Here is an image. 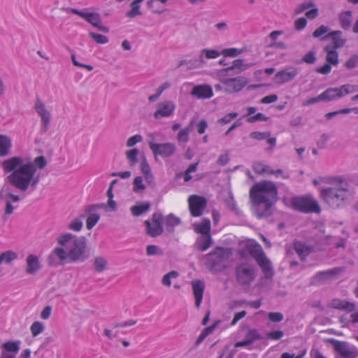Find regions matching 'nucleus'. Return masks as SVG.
Returning <instances> with one entry per match:
<instances>
[{
	"label": "nucleus",
	"mask_w": 358,
	"mask_h": 358,
	"mask_svg": "<svg viewBox=\"0 0 358 358\" xmlns=\"http://www.w3.org/2000/svg\"><path fill=\"white\" fill-rule=\"evenodd\" d=\"M138 150L136 148L127 150L126 152L127 159L131 166H134L138 162L137 155Z\"/></svg>",
	"instance_id": "43"
},
{
	"label": "nucleus",
	"mask_w": 358,
	"mask_h": 358,
	"mask_svg": "<svg viewBox=\"0 0 358 358\" xmlns=\"http://www.w3.org/2000/svg\"><path fill=\"white\" fill-rule=\"evenodd\" d=\"M149 147L152 150L155 159L159 155L162 157H170L174 155L176 146L172 143H155L149 142Z\"/></svg>",
	"instance_id": "12"
},
{
	"label": "nucleus",
	"mask_w": 358,
	"mask_h": 358,
	"mask_svg": "<svg viewBox=\"0 0 358 358\" xmlns=\"http://www.w3.org/2000/svg\"><path fill=\"white\" fill-rule=\"evenodd\" d=\"M336 50L332 48L331 45H328L324 48V50L327 52V62L333 66H337L339 63L338 53Z\"/></svg>",
	"instance_id": "30"
},
{
	"label": "nucleus",
	"mask_w": 358,
	"mask_h": 358,
	"mask_svg": "<svg viewBox=\"0 0 358 358\" xmlns=\"http://www.w3.org/2000/svg\"><path fill=\"white\" fill-rule=\"evenodd\" d=\"M316 59L315 51L311 50L304 55L301 61L308 64H313L316 62Z\"/></svg>",
	"instance_id": "52"
},
{
	"label": "nucleus",
	"mask_w": 358,
	"mask_h": 358,
	"mask_svg": "<svg viewBox=\"0 0 358 358\" xmlns=\"http://www.w3.org/2000/svg\"><path fill=\"white\" fill-rule=\"evenodd\" d=\"M189 208L193 217H199L203 214L207 205V200L198 195H191L188 199Z\"/></svg>",
	"instance_id": "14"
},
{
	"label": "nucleus",
	"mask_w": 358,
	"mask_h": 358,
	"mask_svg": "<svg viewBox=\"0 0 358 358\" xmlns=\"http://www.w3.org/2000/svg\"><path fill=\"white\" fill-rule=\"evenodd\" d=\"M192 287L195 298V305L199 308L201 303L204 291V282L200 280L192 281Z\"/></svg>",
	"instance_id": "24"
},
{
	"label": "nucleus",
	"mask_w": 358,
	"mask_h": 358,
	"mask_svg": "<svg viewBox=\"0 0 358 358\" xmlns=\"http://www.w3.org/2000/svg\"><path fill=\"white\" fill-rule=\"evenodd\" d=\"M11 147V139L7 136L0 134V157L8 155Z\"/></svg>",
	"instance_id": "33"
},
{
	"label": "nucleus",
	"mask_w": 358,
	"mask_h": 358,
	"mask_svg": "<svg viewBox=\"0 0 358 358\" xmlns=\"http://www.w3.org/2000/svg\"><path fill=\"white\" fill-rule=\"evenodd\" d=\"M57 241L60 247L55 248L49 255V265L57 266V259L60 262L69 260L71 262H84L88 259L85 237L65 233L59 236Z\"/></svg>",
	"instance_id": "1"
},
{
	"label": "nucleus",
	"mask_w": 358,
	"mask_h": 358,
	"mask_svg": "<svg viewBox=\"0 0 358 358\" xmlns=\"http://www.w3.org/2000/svg\"><path fill=\"white\" fill-rule=\"evenodd\" d=\"M34 108L41 117V131L45 133L50 126L51 113L47 109L43 101L38 96L35 99Z\"/></svg>",
	"instance_id": "10"
},
{
	"label": "nucleus",
	"mask_w": 358,
	"mask_h": 358,
	"mask_svg": "<svg viewBox=\"0 0 358 358\" xmlns=\"http://www.w3.org/2000/svg\"><path fill=\"white\" fill-rule=\"evenodd\" d=\"M343 32L341 31H334L329 33L323 39L330 38L332 40V48L335 49L341 48L345 45L347 42L346 38L342 37Z\"/></svg>",
	"instance_id": "26"
},
{
	"label": "nucleus",
	"mask_w": 358,
	"mask_h": 358,
	"mask_svg": "<svg viewBox=\"0 0 358 358\" xmlns=\"http://www.w3.org/2000/svg\"><path fill=\"white\" fill-rule=\"evenodd\" d=\"M176 110V105L172 101H164L157 104V108L154 113L156 120L162 117H169L173 115Z\"/></svg>",
	"instance_id": "16"
},
{
	"label": "nucleus",
	"mask_w": 358,
	"mask_h": 358,
	"mask_svg": "<svg viewBox=\"0 0 358 358\" xmlns=\"http://www.w3.org/2000/svg\"><path fill=\"white\" fill-rule=\"evenodd\" d=\"M143 141V137L140 134H136L128 138L127 141V146L129 148L133 147L137 143H140Z\"/></svg>",
	"instance_id": "60"
},
{
	"label": "nucleus",
	"mask_w": 358,
	"mask_h": 358,
	"mask_svg": "<svg viewBox=\"0 0 358 358\" xmlns=\"http://www.w3.org/2000/svg\"><path fill=\"white\" fill-rule=\"evenodd\" d=\"M17 254L12 250H7L6 252H3L0 254V265L2 263L9 264L13 261L17 259Z\"/></svg>",
	"instance_id": "38"
},
{
	"label": "nucleus",
	"mask_w": 358,
	"mask_h": 358,
	"mask_svg": "<svg viewBox=\"0 0 358 358\" xmlns=\"http://www.w3.org/2000/svg\"><path fill=\"white\" fill-rule=\"evenodd\" d=\"M20 341L6 342L2 345V350L6 351L16 356L20 350Z\"/></svg>",
	"instance_id": "35"
},
{
	"label": "nucleus",
	"mask_w": 358,
	"mask_h": 358,
	"mask_svg": "<svg viewBox=\"0 0 358 358\" xmlns=\"http://www.w3.org/2000/svg\"><path fill=\"white\" fill-rule=\"evenodd\" d=\"M190 94L197 99H210L213 96V89L208 85L194 86Z\"/></svg>",
	"instance_id": "20"
},
{
	"label": "nucleus",
	"mask_w": 358,
	"mask_h": 358,
	"mask_svg": "<svg viewBox=\"0 0 358 358\" xmlns=\"http://www.w3.org/2000/svg\"><path fill=\"white\" fill-rule=\"evenodd\" d=\"M212 244V238L210 234H203L199 236L194 243V248L201 252L206 251Z\"/></svg>",
	"instance_id": "28"
},
{
	"label": "nucleus",
	"mask_w": 358,
	"mask_h": 358,
	"mask_svg": "<svg viewBox=\"0 0 358 358\" xmlns=\"http://www.w3.org/2000/svg\"><path fill=\"white\" fill-rule=\"evenodd\" d=\"M268 319L274 322H280L283 318L284 315L281 313L275 312V313H269L268 314Z\"/></svg>",
	"instance_id": "62"
},
{
	"label": "nucleus",
	"mask_w": 358,
	"mask_h": 358,
	"mask_svg": "<svg viewBox=\"0 0 358 358\" xmlns=\"http://www.w3.org/2000/svg\"><path fill=\"white\" fill-rule=\"evenodd\" d=\"M180 223L179 217H176L173 214H169L165 218V225L168 227H174Z\"/></svg>",
	"instance_id": "49"
},
{
	"label": "nucleus",
	"mask_w": 358,
	"mask_h": 358,
	"mask_svg": "<svg viewBox=\"0 0 358 358\" xmlns=\"http://www.w3.org/2000/svg\"><path fill=\"white\" fill-rule=\"evenodd\" d=\"M145 189V185L143 182V178L137 176L134 180L133 191L136 193L141 192Z\"/></svg>",
	"instance_id": "50"
},
{
	"label": "nucleus",
	"mask_w": 358,
	"mask_h": 358,
	"mask_svg": "<svg viewBox=\"0 0 358 358\" xmlns=\"http://www.w3.org/2000/svg\"><path fill=\"white\" fill-rule=\"evenodd\" d=\"M236 277L241 285H250L255 278V267L248 262L241 263L236 268Z\"/></svg>",
	"instance_id": "9"
},
{
	"label": "nucleus",
	"mask_w": 358,
	"mask_h": 358,
	"mask_svg": "<svg viewBox=\"0 0 358 358\" xmlns=\"http://www.w3.org/2000/svg\"><path fill=\"white\" fill-rule=\"evenodd\" d=\"M252 66V64H243V59H237L233 62L231 66L225 68L224 71L228 75H230V72H233L234 74H239Z\"/></svg>",
	"instance_id": "25"
},
{
	"label": "nucleus",
	"mask_w": 358,
	"mask_h": 358,
	"mask_svg": "<svg viewBox=\"0 0 358 358\" xmlns=\"http://www.w3.org/2000/svg\"><path fill=\"white\" fill-rule=\"evenodd\" d=\"M150 208V204L148 202L140 203L137 205L133 206L131 208V212L134 216H140L141 215L146 213Z\"/></svg>",
	"instance_id": "36"
},
{
	"label": "nucleus",
	"mask_w": 358,
	"mask_h": 358,
	"mask_svg": "<svg viewBox=\"0 0 358 358\" xmlns=\"http://www.w3.org/2000/svg\"><path fill=\"white\" fill-rule=\"evenodd\" d=\"M245 338L250 344H252L255 341L260 340L262 338L257 329H251L246 334Z\"/></svg>",
	"instance_id": "51"
},
{
	"label": "nucleus",
	"mask_w": 358,
	"mask_h": 358,
	"mask_svg": "<svg viewBox=\"0 0 358 358\" xmlns=\"http://www.w3.org/2000/svg\"><path fill=\"white\" fill-rule=\"evenodd\" d=\"M330 306L332 308L344 310L347 313H352L355 311L356 308V306L354 303L340 299H332L330 303Z\"/></svg>",
	"instance_id": "22"
},
{
	"label": "nucleus",
	"mask_w": 358,
	"mask_h": 358,
	"mask_svg": "<svg viewBox=\"0 0 358 358\" xmlns=\"http://www.w3.org/2000/svg\"><path fill=\"white\" fill-rule=\"evenodd\" d=\"M220 55H222L221 52L215 50L203 49L200 52L199 59L194 61V63H195V64H194V66L201 67L206 63V59H215L218 57ZM189 63L191 64V66H193V63L192 64V61H189Z\"/></svg>",
	"instance_id": "19"
},
{
	"label": "nucleus",
	"mask_w": 358,
	"mask_h": 358,
	"mask_svg": "<svg viewBox=\"0 0 358 358\" xmlns=\"http://www.w3.org/2000/svg\"><path fill=\"white\" fill-rule=\"evenodd\" d=\"M290 204L293 209L304 213H319L321 211L318 203L311 196L293 197L290 199Z\"/></svg>",
	"instance_id": "6"
},
{
	"label": "nucleus",
	"mask_w": 358,
	"mask_h": 358,
	"mask_svg": "<svg viewBox=\"0 0 358 358\" xmlns=\"http://www.w3.org/2000/svg\"><path fill=\"white\" fill-rule=\"evenodd\" d=\"M322 101H331L336 99L343 97V93L341 87H330L320 94Z\"/></svg>",
	"instance_id": "27"
},
{
	"label": "nucleus",
	"mask_w": 358,
	"mask_h": 358,
	"mask_svg": "<svg viewBox=\"0 0 358 358\" xmlns=\"http://www.w3.org/2000/svg\"><path fill=\"white\" fill-rule=\"evenodd\" d=\"M328 342L332 345L336 358H357L358 348L346 341H341L335 338H329Z\"/></svg>",
	"instance_id": "7"
},
{
	"label": "nucleus",
	"mask_w": 358,
	"mask_h": 358,
	"mask_svg": "<svg viewBox=\"0 0 358 358\" xmlns=\"http://www.w3.org/2000/svg\"><path fill=\"white\" fill-rule=\"evenodd\" d=\"M89 36L99 44H106L108 42V38L104 35L90 32Z\"/></svg>",
	"instance_id": "53"
},
{
	"label": "nucleus",
	"mask_w": 358,
	"mask_h": 358,
	"mask_svg": "<svg viewBox=\"0 0 358 358\" xmlns=\"http://www.w3.org/2000/svg\"><path fill=\"white\" fill-rule=\"evenodd\" d=\"M307 24V20L305 17H300L295 20L294 28L296 30H301L306 27Z\"/></svg>",
	"instance_id": "64"
},
{
	"label": "nucleus",
	"mask_w": 358,
	"mask_h": 358,
	"mask_svg": "<svg viewBox=\"0 0 358 358\" xmlns=\"http://www.w3.org/2000/svg\"><path fill=\"white\" fill-rule=\"evenodd\" d=\"M83 19L102 32L108 33L109 31L108 27L101 24V18L98 13L85 12Z\"/></svg>",
	"instance_id": "21"
},
{
	"label": "nucleus",
	"mask_w": 358,
	"mask_h": 358,
	"mask_svg": "<svg viewBox=\"0 0 358 358\" xmlns=\"http://www.w3.org/2000/svg\"><path fill=\"white\" fill-rule=\"evenodd\" d=\"M26 273L29 275H35L41 268L39 259L34 255H29L26 259Z\"/></svg>",
	"instance_id": "23"
},
{
	"label": "nucleus",
	"mask_w": 358,
	"mask_h": 358,
	"mask_svg": "<svg viewBox=\"0 0 358 358\" xmlns=\"http://www.w3.org/2000/svg\"><path fill=\"white\" fill-rule=\"evenodd\" d=\"M352 13L350 10L343 12L339 15V21L343 29H349L352 21Z\"/></svg>",
	"instance_id": "34"
},
{
	"label": "nucleus",
	"mask_w": 358,
	"mask_h": 358,
	"mask_svg": "<svg viewBox=\"0 0 358 358\" xmlns=\"http://www.w3.org/2000/svg\"><path fill=\"white\" fill-rule=\"evenodd\" d=\"M248 83H249L248 78L243 76L227 78L223 81L226 87L225 91L230 94L241 91Z\"/></svg>",
	"instance_id": "15"
},
{
	"label": "nucleus",
	"mask_w": 358,
	"mask_h": 358,
	"mask_svg": "<svg viewBox=\"0 0 358 358\" xmlns=\"http://www.w3.org/2000/svg\"><path fill=\"white\" fill-rule=\"evenodd\" d=\"M251 256L256 260L264 273L265 278H271L273 275L271 263L266 257L262 247L259 245L249 249Z\"/></svg>",
	"instance_id": "8"
},
{
	"label": "nucleus",
	"mask_w": 358,
	"mask_h": 358,
	"mask_svg": "<svg viewBox=\"0 0 358 358\" xmlns=\"http://www.w3.org/2000/svg\"><path fill=\"white\" fill-rule=\"evenodd\" d=\"M329 28L327 26L321 25L320 27L316 29L314 32L313 33V36L315 38H319L323 34L328 32Z\"/></svg>",
	"instance_id": "63"
},
{
	"label": "nucleus",
	"mask_w": 358,
	"mask_h": 358,
	"mask_svg": "<svg viewBox=\"0 0 358 358\" xmlns=\"http://www.w3.org/2000/svg\"><path fill=\"white\" fill-rule=\"evenodd\" d=\"M108 260L102 256H96L92 260V268L97 273H102L106 270Z\"/></svg>",
	"instance_id": "32"
},
{
	"label": "nucleus",
	"mask_w": 358,
	"mask_h": 358,
	"mask_svg": "<svg viewBox=\"0 0 358 358\" xmlns=\"http://www.w3.org/2000/svg\"><path fill=\"white\" fill-rule=\"evenodd\" d=\"M268 119V117H266L263 113H258L255 115L250 116L248 118V122L250 123H253L257 121H267Z\"/></svg>",
	"instance_id": "61"
},
{
	"label": "nucleus",
	"mask_w": 358,
	"mask_h": 358,
	"mask_svg": "<svg viewBox=\"0 0 358 358\" xmlns=\"http://www.w3.org/2000/svg\"><path fill=\"white\" fill-rule=\"evenodd\" d=\"M0 197L3 199H9L12 202H18L21 197L17 194H13L7 187H3L0 192Z\"/></svg>",
	"instance_id": "40"
},
{
	"label": "nucleus",
	"mask_w": 358,
	"mask_h": 358,
	"mask_svg": "<svg viewBox=\"0 0 358 358\" xmlns=\"http://www.w3.org/2000/svg\"><path fill=\"white\" fill-rule=\"evenodd\" d=\"M193 122H190V124L179 131L177 136V139L179 142L187 143L189 141V135L192 129Z\"/></svg>",
	"instance_id": "42"
},
{
	"label": "nucleus",
	"mask_w": 358,
	"mask_h": 358,
	"mask_svg": "<svg viewBox=\"0 0 358 358\" xmlns=\"http://www.w3.org/2000/svg\"><path fill=\"white\" fill-rule=\"evenodd\" d=\"M178 276V273L177 271H171L163 276L162 283L166 287H170L171 285V279L176 278Z\"/></svg>",
	"instance_id": "47"
},
{
	"label": "nucleus",
	"mask_w": 358,
	"mask_h": 358,
	"mask_svg": "<svg viewBox=\"0 0 358 358\" xmlns=\"http://www.w3.org/2000/svg\"><path fill=\"white\" fill-rule=\"evenodd\" d=\"M238 114L236 112L230 113L224 115L223 117L219 119L218 122L220 124H226L229 123L233 119L237 117Z\"/></svg>",
	"instance_id": "55"
},
{
	"label": "nucleus",
	"mask_w": 358,
	"mask_h": 358,
	"mask_svg": "<svg viewBox=\"0 0 358 358\" xmlns=\"http://www.w3.org/2000/svg\"><path fill=\"white\" fill-rule=\"evenodd\" d=\"M164 252L162 248L156 245H149L146 247V255L150 256H162Z\"/></svg>",
	"instance_id": "45"
},
{
	"label": "nucleus",
	"mask_w": 358,
	"mask_h": 358,
	"mask_svg": "<svg viewBox=\"0 0 358 358\" xmlns=\"http://www.w3.org/2000/svg\"><path fill=\"white\" fill-rule=\"evenodd\" d=\"M243 52V50L241 49L237 48H227L224 49L221 54L223 55L224 57H236Z\"/></svg>",
	"instance_id": "54"
},
{
	"label": "nucleus",
	"mask_w": 358,
	"mask_h": 358,
	"mask_svg": "<svg viewBox=\"0 0 358 358\" xmlns=\"http://www.w3.org/2000/svg\"><path fill=\"white\" fill-rule=\"evenodd\" d=\"M143 0H134L130 4L131 8L128 10L126 13V16L129 18H134L137 15H141L142 13L140 10V3H142Z\"/></svg>",
	"instance_id": "37"
},
{
	"label": "nucleus",
	"mask_w": 358,
	"mask_h": 358,
	"mask_svg": "<svg viewBox=\"0 0 358 358\" xmlns=\"http://www.w3.org/2000/svg\"><path fill=\"white\" fill-rule=\"evenodd\" d=\"M252 211L259 219L267 218L277 202L278 187L271 180H262L253 185L249 192Z\"/></svg>",
	"instance_id": "3"
},
{
	"label": "nucleus",
	"mask_w": 358,
	"mask_h": 358,
	"mask_svg": "<svg viewBox=\"0 0 358 358\" xmlns=\"http://www.w3.org/2000/svg\"><path fill=\"white\" fill-rule=\"evenodd\" d=\"M195 230L197 233L203 234H210V222L208 219H203L200 224L195 225Z\"/></svg>",
	"instance_id": "41"
},
{
	"label": "nucleus",
	"mask_w": 358,
	"mask_h": 358,
	"mask_svg": "<svg viewBox=\"0 0 358 358\" xmlns=\"http://www.w3.org/2000/svg\"><path fill=\"white\" fill-rule=\"evenodd\" d=\"M300 69L293 66H288L278 71L274 76V82L278 85L289 83L299 75Z\"/></svg>",
	"instance_id": "13"
},
{
	"label": "nucleus",
	"mask_w": 358,
	"mask_h": 358,
	"mask_svg": "<svg viewBox=\"0 0 358 358\" xmlns=\"http://www.w3.org/2000/svg\"><path fill=\"white\" fill-rule=\"evenodd\" d=\"M45 329V327L41 322H34L30 327L31 334L34 337L37 336L42 333Z\"/></svg>",
	"instance_id": "48"
},
{
	"label": "nucleus",
	"mask_w": 358,
	"mask_h": 358,
	"mask_svg": "<svg viewBox=\"0 0 358 358\" xmlns=\"http://www.w3.org/2000/svg\"><path fill=\"white\" fill-rule=\"evenodd\" d=\"M253 171L259 175H271L272 169L266 164L260 162H256L252 166Z\"/></svg>",
	"instance_id": "39"
},
{
	"label": "nucleus",
	"mask_w": 358,
	"mask_h": 358,
	"mask_svg": "<svg viewBox=\"0 0 358 358\" xmlns=\"http://www.w3.org/2000/svg\"><path fill=\"white\" fill-rule=\"evenodd\" d=\"M358 66V55H352L345 63V66L348 69H352Z\"/></svg>",
	"instance_id": "57"
},
{
	"label": "nucleus",
	"mask_w": 358,
	"mask_h": 358,
	"mask_svg": "<svg viewBox=\"0 0 358 358\" xmlns=\"http://www.w3.org/2000/svg\"><path fill=\"white\" fill-rule=\"evenodd\" d=\"M101 208L100 205H91L85 208V213L81 215V217L85 219L86 216V227L87 229H92L100 219L99 215L96 213L98 208Z\"/></svg>",
	"instance_id": "18"
},
{
	"label": "nucleus",
	"mask_w": 358,
	"mask_h": 358,
	"mask_svg": "<svg viewBox=\"0 0 358 358\" xmlns=\"http://www.w3.org/2000/svg\"><path fill=\"white\" fill-rule=\"evenodd\" d=\"M231 255L230 249L217 247L206 255V266L210 272H220L226 268L227 261Z\"/></svg>",
	"instance_id": "4"
},
{
	"label": "nucleus",
	"mask_w": 358,
	"mask_h": 358,
	"mask_svg": "<svg viewBox=\"0 0 358 358\" xmlns=\"http://www.w3.org/2000/svg\"><path fill=\"white\" fill-rule=\"evenodd\" d=\"M31 162L34 164L36 170L37 169V168L40 169H43L47 164L46 159L43 156H39L36 157L34 159V161Z\"/></svg>",
	"instance_id": "58"
},
{
	"label": "nucleus",
	"mask_w": 358,
	"mask_h": 358,
	"mask_svg": "<svg viewBox=\"0 0 358 358\" xmlns=\"http://www.w3.org/2000/svg\"><path fill=\"white\" fill-rule=\"evenodd\" d=\"M171 87V84L168 82H165L162 85H160L157 90V92L155 94H152L151 96H150L148 97V100L150 101V102H154L160 96L161 94H162V92L169 88Z\"/></svg>",
	"instance_id": "44"
},
{
	"label": "nucleus",
	"mask_w": 358,
	"mask_h": 358,
	"mask_svg": "<svg viewBox=\"0 0 358 358\" xmlns=\"http://www.w3.org/2000/svg\"><path fill=\"white\" fill-rule=\"evenodd\" d=\"M294 248L301 259L304 260L312 252L311 248L301 241H296Z\"/></svg>",
	"instance_id": "31"
},
{
	"label": "nucleus",
	"mask_w": 358,
	"mask_h": 358,
	"mask_svg": "<svg viewBox=\"0 0 358 358\" xmlns=\"http://www.w3.org/2000/svg\"><path fill=\"white\" fill-rule=\"evenodd\" d=\"M162 218V213L156 212L152 215L151 220L144 222L146 234L150 237L155 238L162 234L164 231Z\"/></svg>",
	"instance_id": "11"
},
{
	"label": "nucleus",
	"mask_w": 358,
	"mask_h": 358,
	"mask_svg": "<svg viewBox=\"0 0 358 358\" xmlns=\"http://www.w3.org/2000/svg\"><path fill=\"white\" fill-rule=\"evenodd\" d=\"M313 6H314V3L312 1L303 3L297 6L294 10V14L299 15L302 13L303 11Z\"/></svg>",
	"instance_id": "59"
},
{
	"label": "nucleus",
	"mask_w": 358,
	"mask_h": 358,
	"mask_svg": "<svg viewBox=\"0 0 358 358\" xmlns=\"http://www.w3.org/2000/svg\"><path fill=\"white\" fill-rule=\"evenodd\" d=\"M271 133L269 131H252L250 134V138L257 140L263 141L266 139L267 143L271 145V148H274L276 144V138L275 137H270Z\"/></svg>",
	"instance_id": "29"
},
{
	"label": "nucleus",
	"mask_w": 358,
	"mask_h": 358,
	"mask_svg": "<svg viewBox=\"0 0 358 358\" xmlns=\"http://www.w3.org/2000/svg\"><path fill=\"white\" fill-rule=\"evenodd\" d=\"M2 167L5 172L10 173L7 180L10 185L22 192L30 187L35 189L39 178L35 176L36 168L31 162H24L20 157H13L3 162Z\"/></svg>",
	"instance_id": "2"
},
{
	"label": "nucleus",
	"mask_w": 358,
	"mask_h": 358,
	"mask_svg": "<svg viewBox=\"0 0 358 358\" xmlns=\"http://www.w3.org/2000/svg\"><path fill=\"white\" fill-rule=\"evenodd\" d=\"M346 187H327L320 190L324 201L331 208L341 206L347 197Z\"/></svg>",
	"instance_id": "5"
},
{
	"label": "nucleus",
	"mask_w": 358,
	"mask_h": 358,
	"mask_svg": "<svg viewBox=\"0 0 358 358\" xmlns=\"http://www.w3.org/2000/svg\"><path fill=\"white\" fill-rule=\"evenodd\" d=\"M343 269L340 267L334 268L332 269L320 271L314 275L311 279V284L319 285L325 283L331 280L335 275L340 273Z\"/></svg>",
	"instance_id": "17"
},
{
	"label": "nucleus",
	"mask_w": 358,
	"mask_h": 358,
	"mask_svg": "<svg viewBox=\"0 0 358 358\" xmlns=\"http://www.w3.org/2000/svg\"><path fill=\"white\" fill-rule=\"evenodd\" d=\"M83 226V218L81 216L73 219L68 226V228L74 231H80Z\"/></svg>",
	"instance_id": "46"
},
{
	"label": "nucleus",
	"mask_w": 358,
	"mask_h": 358,
	"mask_svg": "<svg viewBox=\"0 0 358 358\" xmlns=\"http://www.w3.org/2000/svg\"><path fill=\"white\" fill-rule=\"evenodd\" d=\"M343 96L345 95L358 91V85H351L349 84L343 85L341 87Z\"/></svg>",
	"instance_id": "56"
}]
</instances>
